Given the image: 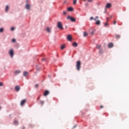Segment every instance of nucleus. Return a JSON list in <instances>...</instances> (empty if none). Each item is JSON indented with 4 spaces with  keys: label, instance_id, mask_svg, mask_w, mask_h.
I'll return each mask as SVG.
<instances>
[{
    "label": "nucleus",
    "instance_id": "6",
    "mask_svg": "<svg viewBox=\"0 0 129 129\" xmlns=\"http://www.w3.org/2000/svg\"><path fill=\"white\" fill-rule=\"evenodd\" d=\"M20 89H21V87H20V86L17 85L15 87V90H16L17 92L19 91Z\"/></svg>",
    "mask_w": 129,
    "mask_h": 129
},
{
    "label": "nucleus",
    "instance_id": "12",
    "mask_svg": "<svg viewBox=\"0 0 129 129\" xmlns=\"http://www.w3.org/2000/svg\"><path fill=\"white\" fill-rule=\"evenodd\" d=\"M26 103V100H23L21 102V105H24Z\"/></svg>",
    "mask_w": 129,
    "mask_h": 129
},
{
    "label": "nucleus",
    "instance_id": "21",
    "mask_svg": "<svg viewBox=\"0 0 129 129\" xmlns=\"http://www.w3.org/2000/svg\"><path fill=\"white\" fill-rule=\"evenodd\" d=\"M116 39H119L120 38V35H115Z\"/></svg>",
    "mask_w": 129,
    "mask_h": 129
},
{
    "label": "nucleus",
    "instance_id": "23",
    "mask_svg": "<svg viewBox=\"0 0 129 129\" xmlns=\"http://www.w3.org/2000/svg\"><path fill=\"white\" fill-rule=\"evenodd\" d=\"M14 124H18L19 123V122L17 120H14Z\"/></svg>",
    "mask_w": 129,
    "mask_h": 129
},
{
    "label": "nucleus",
    "instance_id": "24",
    "mask_svg": "<svg viewBox=\"0 0 129 129\" xmlns=\"http://www.w3.org/2000/svg\"><path fill=\"white\" fill-rule=\"evenodd\" d=\"M99 54H102L103 53V51H102V50L100 49L99 51Z\"/></svg>",
    "mask_w": 129,
    "mask_h": 129
},
{
    "label": "nucleus",
    "instance_id": "41",
    "mask_svg": "<svg viewBox=\"0 0 129 129\" xmlns=\"http://www.w3.org/2000/svg\"><path fill=\"white\" fill-rule=\"evenodd\" d=\"M107 21H108V18H107Z\"/></svg>",
    "mask_w": 129,
    "mask_h": 129
},
{
    "label": "nucleus",
    "instance_id": "36",
    "mask_svg": "<svg viewBox=\"0 0 129 129\" xmlns=\"http://www.w3.org/2000/svg\"><path fill=\"white\" fill-rule=\"evenodd\" d=\"M94 21H96V22H97V18H94Z\"/></svg>",
    "mask_w": 129,
    "mask_h": 129
},
{
    "label": "nucleus",
    "instance_id": "13",
    "mask_svg": "<svg viewBox=\"0 0 129 129\" xmlns=\"http://www.w3.org/2000/svg\"><path fill=\"white\" fill-rule=\"evenodd\" d=\"M95 25H97V26H99V25H100V20H97L95 23Z\"/></svg>",
    "mask_w": 129,
    "mask_h": 129
},
{
    "label": "nucleus",
    "instance_id": "35",
    "mask_svg": "<svg viewBox=\"0 0 129 129\" xmlns=\"http://www.w3.org/2000/svg\"><path fill=\"white\" fill-rule=\"evenodd\" d=\"M15 30V28L14 27L11 28V31H14Z\"/></svg>",
    "mask_w": 129,
    "mask_h": 129
},
{
    "label": "nucleus",
    "instance_id": "10",
    "mask_svg": "<svg viewBox=\"0 0 129 129\" xmlns=\"http://www.w3.org/2000/svg\"><path fill=\"white\" fill-rule=\"evenodd\" d=\"M25 8L27 10L30 9V8H31V6L29 4H26Z\"/></svg>",
    "mask_w": 129,
    "mask_h": 129
},
{
    "label": "nucleus",
    "instance_id": "4",
    "mask_svg": "<svg viewBox=\"0 0 129 129\" xmlns=\"http://www.w3.org/2000/svg\"><path fill=\"white\" fill-rule=\"evenodd\" d=\"M9 54L10 55L11 58H13V57H14V50L13 49H10L9 50Z\"/></svg>",
    "mask_w": 129,
    "mask_h": 129
},
{
    "label": "nucleus",
    "instance_id": "2",
    "mask_svg": "<svg viewBox=\"0 0 129 129\" xmlns=\"http://www.w3.org/2000/svg\"><path fill=\"white\" fill-rule=\"evenodd\" d=\"M57 27L58 29H60V30H63V25L61 22H57Z\"/></svg>",
    "mask_w": 129,
    "mask_h": 129
},
{
    "label": "nucleus",
    "instance_id": "14",
    "mask_svg": "<svg viewBox=\"0 0 129 129\" xmlns=\"http://www.w3.org/2000/svg\"><path fill=\"white\" fill-rule=\"evenodd\" d=\"M9 10H10V6H6V8L5 9V12H7Z\"/></svg>",
    "mask_w": 129,
    "mask_h": 129
},
{
    "label": "nucleus",
    "instance_id": "42",
    "mask_svg": "<svg viewBox=\"0 0 129 129\" xmlns=\"http://www.w3.org/2000/svg\"><path fill=\"white\" fill-rule=\"evenodd\" d=\"M22 129H25V127H23Z\"/></svg>",
    "mask_w": 129,
    "mask_h": 129
},
{
    "label": "nucleus",
    "instance_id": "34",
    "mask_svg": "<svg viewBox=\"0 0 129 129\" xmlns=\"http://www.w3.org/2000/svg\"><path fill=\"white\" fill-rule=\"evenodd\" d=\"M115 24H116V21L115 20V21L113 22V25H115Z\"/></svg>",
    "mask_w": 129,
    "mask_h": 129
},
{
    "label": "nucleus",
    "instance_id": "20",
    "mask_svg": "<svg viewBox=\"0 0 129 129\" xmlns=\"http://www.w3.org/2000/svg\"><path fill=\"white\" fill-rule=\"evenodd\" d=\"M73 5H76L77 4V0H73Z\"/></svg>",
    "mask_w": 129,
    "mask_h": 129
},
{
    "label": "nucleus",
    "instance_id": "5",
    "mask_svg": "<svg viewBox=\"0 0 129 129\" xmlns=\"http://www.w3.org/2000/svg\"><path fill=\"white\" fill-rule=\"evenodd\" d=\"M67 39L68 40V41H72V36H71V35L69 34L67 37Z\"/></svg>",
    "mask_w": 129,
    "mask_h": 129
},
{
    "label": "nucleus",
    "instance_id": "25",
    "mask_svg": "<svg viewBox=\"0 0 129 129\" xmlns=\"http://www.w3.org/2000/svg\"><path fill=\"white\" fill-rule=\"evenodd\" d=\"M4 32V29L3 28H0V33Z\"/></svg>",
    "mask_w": 129,
    "mask_h": 129
},
{
    "label": "nucleus",
    "instance_id": "37",
    "mask_svg": "<svg viewBox=\"0 0 129 129\" xmlns=\"http://www.w3.org/2000/svg\"><path fill=\"white\" fill-rule=\"evenodd\" d=\"M38 86H39V85H38V84H36V85H35V87H38Z\"/></svg>",
    "mask_w": 129,
    "mask_h": 129
},
{
    "label": "nucleus",
    "instance_id": "28",
    "mask_svg": "<svg viewBox=\"0 0 129 129\" xmlns=\"http://www.w3.org/2000/svg\"><path fill=\"white\" fill-rule=\"evenodd\" d=\"M104 26H105V27H107V26H108V23H105Z\"/></svg>",
    "mask_w": 129,
    "mask_h": 129
},
{
    "label": "nucleus",
    "instance_id": "31",
    "mask_svg": "<svg viewBox=\"0 0 129 129\" xmlns=\"http://www.w3.org/2000/svg\"><path fill=\"white\" fill-rule=\"evenodd\" d=\"M67 14V12H66V11L63 12V15H66Z\"/></svg>",
    "mask_w": 129,
    "mask_h": 129
},
{
    "label": "nucleus",
    "instance_id": "7",
    "mask_svg": "<svg viewBox=\"0 0 129 129\" xmlns=\"http://www.w3.org/2000/svg\"><path fill=\"white\" fill-rule=\"evenodd\" d=\"M68 11L69 12H73V11H74V9H73V8L72 7H69L68 8Z\"/></svg>",
    "mask_w": 129,
    "mask_h": 129
},
{
    "label": "nucleus",
    "instance_id": "3",
    "mask_svg": "<svg viewBox=\"0 0 129 129\" xmlns=\"http://www.w3.org/2000/svg\"><path fill=\"white\" fill-rule=\"evenodd\" d=\"M67 20H71V22H76V19L70 16H68Z\"/></svg>",
    "mask_w": 129,
    "mask_h": 129
},
{
    "label": "nucleus",
    "instance_id": "8",
    "mask_svg": "<svg viewBox=\"0 0 129 129\" xmlns=\"http://www.w3.org/2000/svg\"><path fill=\"white\" fill-rule=\"evenodd\" d=\"M106 8H107V9H108L109 8H111V4H110L109 3H107L106 5Z\"/></svg>",
    "mask_w": 129,
    "mask_h": 129
},
{
    "label": "nucleus",
    "instance_id": "39",
    "mask_svg": "<svg viewBox=\"0 0 129 129\" xmlns=\"http://www.w3.org/2000/svg\"><path fill=\"white\" fill-rule=\"evenodd\" d=\"M100 108H103V106H100Z\"/></svg>",
    "mask_w": 129,
    "mask_h": 129
},
{
    "label": "nucleus",
    "instance_id": "9",
    "mask_svg": "<svg viewBox=\"0 0 129 129\" xmlns=\"http://www.w3.org/2000/svg\"><path fill=\"white\" fill-rule=\"evenodd\" d=\"M48 94H49V91L46 90V91H45L44 92L43 95H44V96H47V95H48Z\"/></svg>",
    "mask_w": 129,
    "mask_h": 129
},
{
    "label": "nucleus",
    "instance_id": "30",
    "mask_svg": "<svg viewBox=\"0 0 129 129\" xmlns=\"http://www.w3.org/2000/svg\"><path fill=\"white\" fill-rule=\"evenodd\" d=\"M0 86H4V84L0 82Z\"/></svg>",
    "mask_w": 129,
    "mask_h": 129
},
{
    "label": "nucleus",
    "instance_id": "45",
    "mask_svg": "<svg viewBox=\"0 0 129 129\" xmlns=\"http://www.w3.org/2000/svg\"><path fill=\"white\" fill-rule=\"evenodd\" d=\"M84 1H86V0H84Z\"/></svg>",
    "mask_w": 129,
    "mask_h": 129
},
{
    "label": "nucleus",
    "instance_id": "11",
    "mask_svg": "<svg viewBox=\"0 0 129 129\" xmlns=\"http://www.w3.org/2000/svg\"><path fill=\"white\" fill-rule=\"evenodd\" d=\"M109 48H112L113 47V43H110L108 45Z\"/></svg>",
    "mask_w": 129,
    "mask_h": 129
},
{
    "label": "nucleus",
    "instance_id": "46",
    "mask_svg": "<svg viewBox=\"0 0 129 129\" xmlns=\"http://www.w3.org/2000/svg\"><path fill=\"white\" fill-rule=\"evenodd\" d=\"M0 108H1V107H0Z\"/></svg>",
    "mask_w": 129,
    "mask_h": 129
},
{
    "label": "nucleus",
    "instance_id": "18",
    "mask_svg": "<svg viewBox=\"0 0 129 129\" xmlns=\"http://www.w3.org/2000/svg\"><path fill=\"white\" fill-rule=\"evenodd\" d=\"M29 73L27 72H24V74H23V75L24 76H28Z\"/></svg>",
    "mask_w": 129,
    "mask_h": 129
},
{
    "label": "nucleus",
    "instance_id": "33",
    "mask_svg": "<svg viewBox=\"0 0 129 129\" xmlns=\"http://www.w3.org/2000/svg\"><path fill=\"white\" fill-rule=\"evenodd\" d=\"M90 20H94V18H93V17H90Z\"/></svg>",
    "mask_w": 129,
    "mask_h": 129
},
{
    "label": "nucleus",
    "instance_id": "26",
    "mask_svg": "<svg viewBox=\"0 0 129 129\" xmlns=\"http://www.w3.org/2000/svg\"><path fill=\"white\" fill-rule=\"evenodd\" d=\"M20 71H16L15 72V74H19V73H20Z\"/></svg>",
    "mask_w": 129,
    "mask_h": 129
},
{
    "label": "nucleus",
    "instance_id": "16",
    "mask_svg": "<svg viewBox=\"0 0 129 129\" xmlns=\"http://www.w3.org/2000/svg\"><path fill=\"white\" fill-rule=\"evenodd\" d=\"M46 31L47 33H51V28H49V27L47 28Z\"/></svg>",
    "mask_w": 129,
    "mask_h": 129
},
{
    "label": "nucleus",
    "instance_id": "1",
    "mask_svg": "<svg viewBox=\"0 0 129 129\" xmlns=\"http://www.w3.org/2000/svg\"><path fill=\"white\" fill-rule=\"evenodd\" d=\"M76 68L78 71H79L80 70V69L81 68V61H77Z\"/></svg>",
    "mask_w": 129,
    "mask_h": 129
},
{
    "label": "nucleus",
    "instance_id": "38",
    "mask_svg": "<svg viewBox=\"0 0 129 129\" xmlns=\"http://www.w3.org/2000/svg\"><path fill=\"white\" fill-rule=\"evenodd\" d=\"M88 2H89L90 3H91L92 2V0H88Z\"/></svg>",
    "mask_w": 129,
    "mask_h": 129
},
{
    "label": "nucleus",
    "instance_id": "17",
    "mask_svg": "<svg viewBox=\"0 0 129 129\" xmlns=\"http://www.w3.org/2000/svg\"><path fill=\"white\" fill-rule=\"evenodd\" d=\"M96 48L97 49H100V48H101V45H99V44H97L96 46Z\"/></svg>",
    "mask_w": 129,
    "mask_h": 129
},
{
    "label": "nucleus",
    "instance_id": "29",
    "mask_svg": "<svg viewBox=\"0 0 129 129\" xmlns=\"http://www.w3.org/2000/svg\"><path fill=\"white\" fill-rule=\"evenodd\" d=\"M12 42H13V43L16 42V39H12Z\"/></svg>",
    "mask_w": 129,
    "mask_h": 129
},
{
    "label": "nucleus",
    "instance_id": "27",
    "mask_svg": "<svg viewBox=\"0 0 129 129\" xmlns=\"http://www.w3.org/2000/svg\"><path fill=\"white\" fill-rule=\"evenodd\" d=\"M40 103L41 105H43V104H44V101H40Z\"/></svg>",
    "mask_w": 129,
    "mask_h": 129
},
{
    "label": "nucleus",
    "instance_id": "22",
    "mask_svg": "<svg viewBox=\"0 0 129 129\" xmlns=\"http://www.w3.org/2000/svg\"><path fill=\"white\" fill-rule=\"evenodd\" d=\"M61 50H63V49H65V45H62L60 47Z\"/></svg>",
    "mask_w": 129,
    "mask_h": 129
},
{
    "label": "nucleus",
    "instance_id": "44",
    "mask_svg": "<svg viewBox=\"0 0 129 129\" xmlns=\"http://www.w3.org/2000/svg\"><path fill=\"white\" fill-rule=\"evenodd\" d=\"M110 18H112V16H111Z\"/></svg>",
    "mask_w": 129,
    "mask_h": 129
},
{
    "label": "nucleus",
    "instance_id": "15",
    "mask_svg": "<svg viewBox=\"0 0 129 129\" xmlns=\"http://www.w3.org/2000/svg\"><path fill=\"white\" fill-rule=\"evenodd\" d=\"M72 45L73 47H77L78 46V44L75 42L72 44Z\"/></svg>",
    "mask_w": 129,
    "mask_h": 129
},
{
    "label": "nucleus",
    "instance_id": "40",
    "mask_svg": "<svg viewBox=\"0 0 129 129\" xmlns=\"http://www.w3.org/2000/svg\"><path fill=\"white\" fill-rule=\"evenodd\" d=\"M95 18L97 19H98V16H96Z\"/></svg>",
    "mask_w": 129,
    "mask_h": 129
},
{
    "label": "nucleus",
    "instance_id": "43",
    "mask_svg": "<svg viewBox=\"0 0 129 129\" xmlns=\"http://www.w3.org/2000/svg\"><path fill=\"white\" fill-rule=\"evenodd\" d=\"M44 60H45V59H42V61H44Z\"/></svg>",
    "mask_w": 129,
    "mask_h": 129
},
{
    "label": "nucleus",
    "instance_id": "32",
    "mask_svg": "<svg viewBox=\"0 0 129 129\" xmlns=\"http://www.w3.org/2000/svg\"><path fill=\"white\" fill-rule=\"evenodd\" d=\"M90 34L91 35H93V34H94V31H92Z\"/></svg>",
    "mask_w": 129,
    "mask_h": 129
},
{
    "label": "nucleus",
    "instance_id": "19",
    "mask_svg": "<svg viewBox=\"0 0 129 129\" xmlns=\"http://www.w3.org/2000/svg\"><path fill=\"white\" fill-rule=\"evenodd\" d=\"M83 36L84 37H87V36H88V34H87L86 32H84Z\"/></svg>",
    "mask_w": 129,
    "mask_h": 129
}]
</instances>
